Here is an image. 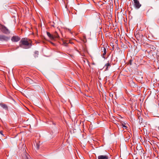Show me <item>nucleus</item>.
Masks as SVG:
<instances>
[{
	"mask_svg": "<svg viewBox=\"0 0 159 159\" xmlns=\"http://www.w3.org/2000/svg\"><path fill=\"white\" fill-rule=\"evenodd\" d=\"M158 129H159V127H158Z\"/></svg>",
	"mask_w": 159,
	"mask_h": 159,
	"instance_id": "nucleus-21",
	"label": "nucleus"
},
{
	"mask_svg": "<svg viewBox=\"0 0 159 159\" xmlns=\"http://www.w3.org/2000/svg\"><path fill=\"white\" fill-rule=\"evenodd\" d=\"M68 30L70 32V30L69 29H68Z\"/></svg>",
	"mask_w": 159,
	"mask_h": 159,
	"instance_id": "nucleus-19",
	"label": "nucleus"
},
{
	"mask_svg": "<svg viewBox=\"0 0 159 159\" xmlns=\"http://www.w3.org/2000/svg\"><path fill=\"white\" fill-rule=\"evenodd\" d=\"M0 134H1L2 135H3L2 134V131H0Z\"/></svg>",
	"mask_w": 159,
	"mask_h": 159,
	"instance_id": "nucleus-18",
	"label": "nucleus"
},
{
	"mask_svg": "<svg viewBox=\"0 0 159 159\" xmlns=\"http://www.w3.org/2000/svg\"><path fill=\"white\" fill-rule=\"evenodd\" d=\"M102 52H103L102 54V57L103 58H105V55L106 53V49L105 48H103V50L102 51Z\"/></svg>",
	"mask_w": 159,
	"mask_h": 159,
	"instance_id": "nucleus-11",
	"label": "nucleus"
},
{
	"mask_svg": "<svg viewBox=\"0 0 159 159\" xmlns=\"http://www.w3.org/2000/svg\"><path fill=\"white\" fill-rule=\"evenodd\" d=\"M34 54H35V57H38V54H39V52L38 51H35L34 52Z\"/></svg>",
	"mask_w": 159,
	"mask_h": 159,
	"instance_id": "nucleus-14",
	"label": "nucleus"
},
{
	"mask_svg": "<svg viewBox=\"0 0 159 159\" xmlns=\"http://www.w3.org/2000/svg\"><path fill=\"white\" fill-rule=\"evenodd\" d=\"M32 43L31 40L27 38H22L20 42V46L24 49H28L32 45Z\"/></svg>",
	"mask_w": 159,
	"mask_h": 159,
	"instance_id": "nucleus-1",
	"label": "nucleus"
},
{
	"mask_svg": "<svg viewBox=\"0 0 159 159\" xmlns=\"http://www.w3.org/2000/svg\"><path fill=\"white\" fill-rule=\"evenodd\" d=\"M98 159H108L109 156L108 155H101L98 156Z\"/></svg>",
	"mask_w": 159,
	"mask_h": 159,
	"instance_id": "nucleus-7",
	"label": "nucleus"
},
{
	"mask_svg": "<svg viewBox=\"0 0 159 159\" xmlns=\"http://www.w3.org/2000/svg\"><path fill=\"white\" fill-rule=\"evenodd\" d=\"M53 35L54 36V39L55 38H58L59 37V35L56 31L54 33Z\"/></svg>",
	"mask_w": 159,
	"mask_h": 159,
	"instance_id": "nucleus-12",
	"label": "nucleus"
},
{
	"mask_svg": "<svg viewBox=\"0 0 159 159\" xmlns=\"http://www.w3.org/2000/svg\"><path fill=\"white\" fill-rule=\"evenodd\" d=\"M0 106L1 107H2L4 109L6 110H8V107L7 106L6 104L3 103H1L0 104Z\"/></svg>",
	"mask_w": 159,
	"mask_h": 159,
	"instance_id": "nucleus-8",
	"label": "nucleus"
},
{
	"mask_svg": "<svg viewBox=\"0 0 159 159\" xmlns=\"http://www.w3.org/2000/svg\"><path fill=\"white\" fill-rule=\"evenodd\" d=\"M134 6L135 8L138 9L141 7V5L138 0H134Z\"/></svg>",
	"mask_w": 159,
	"mask_h": 159,
	"instance_id": "nucleus-3",
	"label": "nucleus"
},
{
	"mask_svg": "<svg viewBox=\"0 0 159 159\" xmlns=\"http://www.w3.org/2000/svg\"><path fill=\"white\" fill-rule=\"evenodd\" d=\"M47 34L48 37L51 39L54 40V36L50 34L49 32H47Z\"/></svg>",
	"mask_w": 159,
	"mask_h": 159,
	"instance_id": "nucleus-9",
	"label": "nucleus"
},
{
	"mask_svg": "<svg viewBox=\"0 0 159 159\" xmlns=\"http://www.w3.org/2000/svg\"><path fill=\"white\" fill-rule=\"evenodd\" d=\"M0 30L3 33L8 34L10 33V31L6 26L2 25H0Z\"/></svg>",
	"mask_w": 159,
	"mask_h": 159,
	"instance_id": "nucleus-2",
	"label": "nucleus"
},
{
	"mask_svg": "<svg viewBox=\"0 0 159 159\" xmlns=\"http://www.w3.org/2000/svg\"><path fill=\"white\" fill-rule=\"evenodd\" d=\"M122 127L125 129H126L127 128V127L123 123L122 124Z\"/></svg>",
	"mask_w": 159,
	"mask_h": 159,
	"instance_id": "nucleus-17",
	"label": "nucleus"
},
{
	"mask_svg": "<svg viewBox=\"0 0 159 159\" xmlns=\"http://www.w3.org/2000/svg\"><path fill=\"white\" fill-rule=\"evenodd\" d=\"M36 147L37 149H39V144L38 143H36Z\"/></svg>",
	"mask_w": 159,
	"mask_h": 159,
	"instance_id": "nucleus-15",
	"label": "nucleus"
},
{
	"mask_svg": "<svg viewBox=\"0 0 159 159\" xmlns=\"http://www.w3.org/2000/svg\"><path fill=\"white\" fill-rule=\"evenodd\" d=\"M135 36L137 40L138 41H142V38L143 36V34H141L140 33H139L135 34Z\"/></svg>",
	"mask_w": 159,
	"mask_h": 159,
	"instance_id": "nucleus-5",
	"label": "nucleus"
},
{
	"mask_svg": "<svg viewBox=\"0 0 159 159\" xmlns=\"http://www.w3.org/2000/svg\"><path fill=\"white\" fill-rule=\"evenodd\" d=\"M63 44L65 46H67V43H66V42L64 41H63Z\"/></svg>",
	"mask_w": 159,
	"mask_h": 159,
	"instance_id": "nucleus-16",
	"label": "nucleus"
},
{
	"mask_svg": "<svg viewBox=\"0 0 159 159\" xmlns=\"http://www.w3.org/2000/svg\"><path fill=\"white\" fill-rule=\"evenodd\" d=\"M111 66L110 63L109 62L105 64L104 66V68H105V70H108L109 67Z\"/></svg>",
	"mask_w": 159,
	"mask_h": 159,
	"instance_id": "nucleus-10",
	"label": "nucleus"
},
{
	"mask_svg": "<svg viewBox=\"0 0 159 159\" xmlns=\"http://www.w3.org/2000/svg\"><path fill=\"white\" fill-rule=\"evenodd\" d=\"M20 39V38L18 36H13L11 38V40L14 42H17Z\"/></svg>",
	"mask_w": 159,
	"mask_h": 159,
	"instance_id": "nucleus-6",
	"label": "nucleus"
},
{
	"mask_svg": "<svg viewBox=\"0 0 159 159\" xmlns=\"http://www.w3.org/2000/svg\"><path fill=\"white\" fill-rule=\"evenodd\" d=\"M10 37L4 35H0V41H7L10 39Z\"/></svg>",
	"mask_w": 159,
	"mask_h": 159,
	"instance_id": "nucleus-4",
	"label": "nucleus"
},
{
	"mask_svg": "<svg viewBox=\"0 0 159 159\" xmlns=\"http://www.w3.org/2000/svg\"><path fill=\"white\" fill-rule=\"evenodd\" d=\"M138 119L139 120V123L141 124L143 122V118L139 115L138 116Z\"/></svg>",
	"mask_w": 159,
	"mask_h": 159,
	"instance_id": "nucleus-13",
	"label": "nucleus"
},
{
	"mask_svg": "<svg viewBox=\"0 0 159 159\" xmlns=\"http://www.w3.org/2000/svg\"><path fill=\"white\" fill-rule=\"evenodd\" d=\"M83 61L84 62H85V61L84 60H83Z\"/></svg>",
	"mask_w": 159,
	"mask_h": 159,
	"instance_id": "nucleus-20",
	"label": "nucleus"
}]
</instances>
